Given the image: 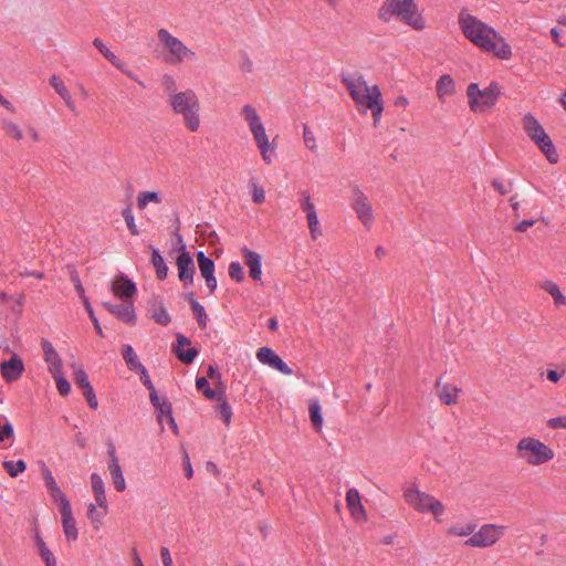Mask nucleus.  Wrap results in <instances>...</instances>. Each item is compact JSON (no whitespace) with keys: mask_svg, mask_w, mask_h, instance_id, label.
Listing matches in <instances>:
<instances>
[{"mask_svg":"<svg viewBox=\"0 0 566 566\" xmlns=\"http://www.w3.org/2000/svg\"><path fill=\"white\" fill-rule=\"evenodd\" d=\"M461 29L465 38L495 56L507 60L512 55L510 44L491 27L471 14H460Z\"/></svg>","mask_w":566,"mask_h":566,"instance_id":"1","label":"nucleus"},{"mask_svg":"<svg viewBox=\"0 0 566 566\" xmlns=\"http://www.w3.org/2000/svg\"><path fill=\"white\" fill-rule=\"evenodd\" d=\"M168 104L175 114L182 116L185 126L190 132L200 127V102L192 90H186L168 97Z\"/></svg>","mask_w":566,"mask_h":566,"instance_id":"2","label":"nucleus"},{"mask_svg":"<svg viewBox=\"0 0 566 566\" xmlns=\"http://www.w3.org/2000/svg\"><path fill=\"white\" fill-rule=\"evenodd\" d=\"M516 454L531 465H542L555 455L551 447L532 437L522 438L517 442Z\"/></svg>","mask_w":566,"mask_h":566,"instance_id":"3","label":"nucleus"},{"mask_svg":"<svg viewBox=\"0 0 566 566\" xmlns=\"http://www.w3.org/2000/svg\"><path fill=\"white\" fill-rule=\"evenodd\" d=\"M523 128L531 140H533L546 156L549 163L555 164L558 161V154L551 137L545 133L543 126L532 114L528 113L523 117Z\"/></svg>","mask_w":566,"mask_h":566,"instance_id":"4","label":"nucleus"},{"mask_svg":"<svg viewBox=\"0 0 566 566\" xmlns=\"http://www.w3.org/2000/svg\"><path fill=\"white\" fill-rule=\"evenodd\" d=\"M467 94L469 104L474 113H484L492 108L500 96L499 86L495 82L483 90L476 83H471L468 86Z\"/></svg>","mask_w":566,"mask_h":566,"instance_id":"5","label":"nucleus"},{"mask_svg":"<svg viewBox=\"0 0 566 566\" xmlns=\"http://www.w3.org/2000/svg\"><path fill=\"white\" fill-rule=\"evenodd\" d=\"M403 497L409 505L420 513L431 512L436 518L444 513L442 502L436 500L428 493L419 491L417 486L405 489Z\"/></svg>","mask_w":566,"mask_h":566,"instance_id":"6","label":"nucleus"},{"mask_svg":"<svg viewBox=\"0 0 566 566\" xmlns=\"http://www.w3.org/2000/svg\"><path fill=\"white\" fill-rule=\"evenodd\" d=\"M342 83L346 86L350 97L357 106H366L374 98V90L377 85L368 86L361 74L350 76L342 74Z\"/></svg>","mask_w":566,"mask_h":566,"instance_id":"7","label":"nucleus"},{"mask_svg":"<svg viewBox=\"0 0 566 566\" xmlns=\"http://www.w3.org/2000/svg\"><path fill=\"white\" fill-rule=\"evenodd\" d=\"M159 42L168 50L171 57L170 63H180L185 59L193 61L196 53L187 48L178 38L174 36L168 30L159 29L157 31Z\"/></svg>","mask_w":566,"mask_h":566,"instance_id":"8","label":"nucleus"},{"mask_svg":"<svg viewBox=\"0 0 566 566\" xmlns=\"http://www.w3.org/2000/svg\"><path fill=\"white\" fill-rule=\"evenodd\" d=\"M352 190V208L365 228L370 229L374 222L371 203L358 186L354 185Z\"/></svg>","mask_w":566,"mask_h":566,"instance_id":"9","label":"nucleus"},{"mask_svg":"<svg viewBox=\"0 0 566 566\" xmlns=\"http://www.w3.org/2000/svg\"><path fill=\"white\" fill-rule=\"evenodd\" d=\"M397 18L415 30H422L424 21L413 0H397Z\"/></svg>","mask_w":566,"mask_h":566,"instance_id":"10","label":"nucleus"},{"mask_svg":"<svg viewBox=\"0 0 566 566\" xmlns=\"http://www.w3.org/2000/svg\"><path fill=\"white\" fill-rule=\"evenodd\" d=\"M503 526L493 524L483 525L476 533L465 541L467 546L489 547L495 544L502 535Z\"/></svg>","mask_w":566,"mask_h":566,"instance_id":"11","label":"nucleus"},{"mask_svg":"<svg viewBox=\"0 0 566 566\" xmlns=\"http://www.w3.org/2000/svg\"><path fill=\"white\" fill-rule=\"evenodd\" d=\"M176 265L178 269V277L185 285H191L193 283V275L196 268L190 253L186 250V247L181 245V252L177 256Z\"/></svg>","mask_w":566,"mask_h":566,"instance_id":"12","label":"nucleus"},{"mask_svg":"<svg viewBox=\"0 0 566 566\" xmlns=\"http://www.w3.org/2000/svg\"><path fill=\"white\" fill-rule=\"evenodd\" d=\"M74 373H73V380L75 385L82 389L84 397L87 400V403L90 408L97 409L98 402L97 398L95 396L94 389L88 380V376L86 371L78 366L73 365Z\"/></svg>","mask_w":566,"mask_h":566,"instance_id":"13","label":"nucleus"},{"mask_svg":"<svg viewBox=\"0 0 566 566\" xmlns=\"http://www.w3.org/2000/svg\"><path fill=\"white\" fill-rule=\"evenodd\" d=\"M256 358L263 365H268L283 375H292L293 370L285 361L270 347H260L256 352Z\"/></svg>","mask_w":566,"mask_h":566,"instance_id":"14","label":"nucleus"},{"mask_svg":"<svg viewBox=\"0 0 566 566\" xmlns=\"http://www.w3.org/2000/svg\"><path fill=\"white\" fill-rule=\"evenodd\" d=\"M103 306L112 314H114L119 321L129 325L136 324L135 306L132 301H124L122 304H112L104 302Z\"/></svg>","mask_w":566,"mask_h":566,"instance_id":"15","label":"nucleus"},{"mask_svg":"<svg viewBox=\"0 0 566 566\" xmlns=\"http://www.w3.org/2000/svg\"><path fill=\"white\" fill-rule=\"evenodd\" d=\"M111 290L116 297L127 301L136 294V284L129 280L125 274L120 273L111 283Z\"/></svg>","mask_w":566,"mask_h":566,"instance_id":"16","label":"nucleus"},{"mask_svg":"<svg viewBox=\"0 0 566 566\" xmlns=\"http://www.w3.org/2000/svg\"><path fill=\"white\" fill-rule=\"evenodd\" d=\"M177 345L174 349L178 359L187 365L191 364L195 358L198 356V349L195 347H189L187 350L184 348L185 346H190L191 342L185 335L178 333L176 335Z\"/></svg>","mask_w":566,"mask_h":566,"instance_id":"17","label":"nucleus"},{"mask_svg":"<svg viewBox=\"0 0 566 566\" xmlns=\"http://www.w3.org/2000/svg\"><path fill=\"white\" fill-rule=\"evenodd\" d=\"M23 370H24L23 361L17 355H13L9 360H4L1 363L2 377L7 381L11 382V381L17 380L21 376Z\"/></svg>","mask_w":566,"mask_h":566,"instance_id":"18","label":"nucleus"},{"mask_svg":"<svg viewBox=\"0 0 566 566\" xmlns=\"http://www.w3.org/2000/svg\"><path fill=\"white\" fill-rule=\"evenodd\" d=\"M241 255L244 260V263L250 269V276L252 280L260 281L262 276L261 255L247 247L241 249Z\"/></svg>","mask_w":566,"mask_h":566,"instance_id":"19","label":"nucleus"},{"mask_svg":"<svg viewBox=\"0 0 566 566\" xmlns=\"http://www.w3.org/2000/svg\"><path fill=\"white\" fill-rule=\"evenodd\" d=\"M250 132L261 151L263 160L270 164L272 161L271 155L273 153V149H270L269 138L265 133L264 125H260Z\"/></svg>","mask_w":566,"mask_h":566,"instance_id":"20","label":"nucleus"},{"mask_svg":"<svg viewBox=\"0 0 566 566\" xmlns=\"http://www.w3.org/2000/svg\"><path fill=\"white\" fill-rule=\"evenodd\" d=\"M151 318L159 325L167 326L171 322V317L167 312L160 297L155 296L149 304Z\"/></svg>","mask_w":566,"mask_h":566,"instance_id":"21","label":"nucleus"},{"mask_svg":"<svg viewBox=\"0 0 566 566\" xmlns=\"http://www.w3.org/2000/svg\"><path fill=\"white\" fill-rule=\"evenodd\" d=\"M347 506L356 521L366 520V513L360 501L359 492L356 489H349L346 494Z\"/></svg>","mask_w":566,"mask_h":566,"instance_id":"22","label":"nucleus"},{"mask_svg":"<svg viewBox=\"0 0 566 566\" xmlns=\"http://www.w3.org/2000/svg\"><path fill=\"white\" fill-rule=\"evenodd\" d=\"M150 402L154 406V408L157 411V420L159 422L163 421V418L166 416H170V412L172 411V405L168 400L166 396L163 398H159L157 395V391H153L149 394Z\"/></svg>","mask_w":566,"mask_h":566,"instance_id":"23","label":"nucleus"},{"mask_svg":"<svg viewBox=\"0 0 566 566\" xmlns=\"http://www.w3.org/2000/svg\"><path fill=\"white\" fill-rule=\"evenodd\" d=\"M34 545L38 555L44 562L45 566H56V558L36 530L34 534Z\"/></svg>","mask_w":566,"mask_h":566,"instance_id":"24","label":"nucleus"},{"mask_svg":"<svg viewBox=\"0 0 566 566\" xmlns=\"http://www.w3.org/2000/svg\"><path fill=\"white\" fill-rule=\"evenodd\" d=\"M437 388V395L444 405L451 406L458 402V392L460 391L458 387L451 386L449 384L442 385L441 381L438 380Z\"/></svg>","mask_w":566,"mask_h":566,"instance_id":"25","label":"nucleus"},{"mask_svg":"<svg viewBox=\"0 0 566 566\" xmlns=\"http://www.w3.org/2000/svg\"><path fill=\"white\" fill-rule=\"evenodd\" d=\"M62 516V526L67 541H76L78 536L76 522L73 517L72 507L60 512Z\"/></svg>","mask_w":566,"mask_h":566,"instance_id":"26","label":"nucleus"},{"mask_svg":"<svg viewBox=\"0 0 566 566\" xmlns=\"http://www.w3.org/2000/svg\"><path fill=\"white\" fill-rule=\"evenodd\" d=\"M50 84L55 90V92L61 96V98L65 102L66 106L75 112V104L70 95L69 90L64 85L63 81L60 80L56 75H52L50 77Z\"/></svg>","mask_w":566,"mask_h":566,"instance_id":"27","label":"nucleus"},{"mask_svg":"<svg viewBox=\"0 0 566 566\" xmlns=\"http://www.w3.org/2000/svg\"><path fill=\"white\" fill-rule=\"evenodd\" d=\"M149 249L151 250V264L156 270V276L158 280L163 281L168 275V266L160 254L159 250L149 245Z\"/></svg>","mask_w":566,"mask_h":566,"instance_id":"28","label":"nucleus"},{"mask_svg":"<svg viewBox=\"0 0 566 566\" xmlns=\"http://www.w3.org/2000/svg\"><path fill=\"white\" fill-rule=\"evenodd\" d=\"M217 400L218 405L216 407V410L218 412V416L223 420L226 426L229 427L232 417V409L227 401L226 392L223 389L221 391H218Z\"/></svg>","mask_w":566,"mask_h":566,"instance_id":"29","label":"nucleus"},{"mask_svg":"<svg viewBox=\"0 0 566 566\" xmlns=\"http://www.w3.org/2000/svg\"><path fill=\"white\" fill-rule=\"evenodd\" d=\"M455 91V84L453 78L449 74H443L437 82V93L441 101H444V96L452 95Z\"/></svg>","mask_w":566,"mask_h":566,"instance_id":"30","label":"nucleus"},{"mask_svg":"<svg viewBox=\"0 0 566 566\" xmlns=\"http://www.w3.org/2000/svg\"><path fill=\"white\" fill-rule=\"evenodd\" d=\"M108 470L114 488L116 491L123 492L126 489V483L119 463H116L115 461H113V463H108Z\"/></svg>","mask_w":566,"mask_h":566,"instance_id":"31","label":"nucleus"},{"mask_svg":"<svg viewBox=\"0 0 566 566\" xmlns=\"http://www.w3.org/2000/svg\"><path fill=\"white\" fill-rule=\"evenodd\" d=\"M122 355L129 370L137 371L139 368H143V364L138 360V357L130 345L123 346Z\"/></svg>","mask_w":566,"mask_h":566,"instance_id":"32","label":"nucleus"},{"mask_svg":"<svg viewBox=\"0 0 566 566\" xmlns=\"http://www.w3.org/2000/svg\"><path fill=\"white\" fill-rule=\"evenodd\" d=\"M241 114L247 122L250 130L254 129L255 127L263 125L261 122L260 116L258 115L256 108L250 104H247L242 107Z\"/></svg>","mask_w":566,"mask_h":566,"instance_id":"33","label":"nucleus"},{"mask_svg":"<svg viewBox=\"0 0 566 566\" xmlns=\"http://www.w3.org/2000/svg\"><path fill=\"white\" fill-rule=\"evenodd\" d=\"M371 111L375 125L378 123L381 113L384 111V104L381 101V92L379 88L374 90V98L366 106Z\"/></svg>","mask_w":566,"mask_h":566,"instance_id":"34","label":"nucleus"},{"mask_svg":"<svg viewBox=\"0 0 566 566\" xmlns=\"http://www.w3.org/2000/svg\"><path fill=\"white\" fill-rule=\"evenodd\" d=\"M197 261L202 277L214 275V262L202 251L197 253Z\"/></svg>","mask_w":566,"mask_h":566,"instance_id":"35","label":"nucleus"},{"mask_svg":"<svg viewBox=\"0 0 566 566\" xmlns=\"http://www.w3.org/2000/svg\"><path fill=\"white\" fill-rule=\"evenodd\" d=\"M542 289L545 290L549 295H552L556 305L566 304V296L562 293L560 289L555 282L545 281L542 284Z\"/></svg>","mask_w":566,"mask_h":566,"instance_id":"36","label":"nucleus"},{"mask_svg":"<svg viewBox=\"0 0 566 566\" xmlns=\"http://www.w3.org/2000/svg\"><path fill=\"white\" fill-rule=\"evenodd\" d=\"M93 45L101 52V54L109 61L117 69H122V63L118 61L117 56L108 50V48L103 43V41L98 38L93 40Z\"/></svg>","mask_w":566,"mask_h":566,"instance_id":"37","label":"nucleus"},{"mask_svg":"<svg viewBox=\"0 0 566 566\" xmlns=\"http://www.w3.org/2000/svg\"><path fill=\"white\" fill-rule=\"evenodd\" d=\"M397 0H386L378 11V18L389 22L394 15L397 17Z\"/></svg>","mask_w":566,"mask_h":566,"instance_id":"38","label":"nucleus"},{"mask_svg":"<svg viewBox=\"0 0 566 566\" xmlns=\"http://www.w3.org/2000/svg\"><path fill=\"white\" fill-rule=\"evenodd\" d=\"M148 202L160 203L161 198L156 191H142L137 196V207L139 210H144Z\"/></svg>","mask_w":566,"mask_h":566,"instance_id":"39","label":"nucleus"},{"mask_svg":"<svg viewBox=\"0 0 566 566\" xmlns=\"http://www.w3.org/2000/svg\"><path fill=\"white\" fill-rule=\"evenodd\" d=\"M2 467L11 478H17L20 473L25 471L27 463L23 460H6L3 461Z\"/></svg>","mask_w":566,"mask_h":566,"instance_id":"40","label":"nucleus"},{"mask_svg":"<svg viewBox=\"0 0 566 566\" xmlns=\"http://www.w3.org/2000/svg\"><path fill=\"white\" fill-rule=\"evenodd\" d=\"M196 387L209 400L217 398L218 391H221L223 389L222 386L220 389L217 390L211 389L207 377H198L196 380Z\"/></svg>","mask_w":566,"mask_h":566,"instance_id":"41","label":"nucleus"},{"mask_svg":"<svg viewBox=\"0 0 566 566\" xmlns=\"http://www.w3.org/2000/svg\"><path fill=\"white\" fill-rule=\"evenodd\" d=\"M49 492L53 501L59 504L60 512L71 509V503L69 499L66 497L65 493L60 489L59 485L49 490Z\"/></svg>","mask_w":566,"mask_h":566,"instance_id":"42","label":"nucleus"},{"mask_svg":"<svg viewBox=\"0 0 566 566\" xmlns=\"http://www.w3.org/2000/svg\"><path fill=\"white\" fill-rule=\"evenodd\" d=\"M310 418L314 429L316 431H321L323 426V417L321 406L316 401L310 405Z\"/></svg>","mask_w":566,"mask_h":566,"instance_id":"43","label":"nucleus"},{"mask_svg":"<svg viewBox=\"0 0 566 566\" xmlns=\"http://www.w3.org/2000/svg\"><path fill=\"white\" fill-rule=\"evenodd\" d=\"M41 346L44 353V359L49 364L61 361L57 352L54 349L53 345L45 338L41 340Z\"/></svg>","mask_w":566,"mask_h":566,"instance_id":"44","label":"nucleus"},{"mask_svg":"<svg viewBox=\"0 0 566 566\" xmlns=\"http://www.w3.org/2000/svg\"><path fill=\"white\" fill-rule=\"evenodd\" d=\"M475 528H476V524H474V523H470L467 525L455 524L449 528V534L454 535V536L464 537V536L471 535L475 531Z\"/></svg>","mask_w":566,"mask_h":566,"instance_id":"45","label":"nucleus"},{"mask_svg":"<svg viewBox=\"0 0 566 566\" xmlns=\"http://www.w3.org/2000/svg\"><path fill=\"white\" fill-rule=\"evenodd\" d=\"M107 511L102 510L97 511L96 505L94 503H90L87 516L94 525L95 530L99 528V524L102 523L103 517L106 515Z\"/></svg>","mask_w":566,"mask_h":566,"instance_id":"46","label":"nucleus"},{"mask_svg":"<svg viewBox=\"0 0 566 566\" xmlns=\"http://www.w3.org/2000/svg\"><path fill=\"white\" fill-rule=\"evenodd\" d=\"M14 436L12 424L4 418L0 417V442L12 440Z\"/></svg>","mask_w":566,"mask_h":566,"instance_id":"47","label":"nucleus"},{"mask_svg":"<svg viewBox=\"0 0 566 566\" xmlns=\"http://www.w3.org/2000/svg\"><path fill=\"white\" fill-rule=\"evenodd\" d=\"M122 216L126 222V226L129 230V232L133 234V235H138L139 234V231L136 227V223H135V218H134V214H133V211H132V208L130 206H127L123 212H122Z\"/></svg>","mask_w":566,"mask_h":566,"instance_id":"48","label":"nucleus"},{"mask_svg":"<svg viewBox=\"0 0 566 566\" xmlns=\"http://www.w3.org/2000/svg\"><path fill=\"white\" fill-rule=\"evenodd\" d=\"M229 275L230 277L238 282V283H241L244 281V271H243V268L241 266V264L239 262H231L230 265H229Z\"/></svg>","mask_w":566,"mask_h":566,"instance_id":"49","label":"nucleus"},{"mask_svg":"<svg viewBox=\"0 0 566 566\" xmlns=\"http://www.w3.org/2000/svg\"><path fill=\"white\" fill-rule=\"evenodd\" d=\"M191 310L193 312V315L197 319L198 325L201 328H206L208 316L206 314L205 307L200 303H196V304H193V307H191Z\"/></svg>","mask_w":566,"mask_h":566,"instance_id":"50","label":"nucleus"},{"mask_svg":"<svg viewBox=\"0 0 566 566\" xmlns=\"http://www.w3.org/2000/svg\"><path fill=\"white\" fill-rule=\"evenodd\" d=\"M303 139L306 148L312 151H315L317 148L316 138L313 132L310 129L308 125H303Z\"/></svg>","mask_w":566,"mask_h":566,"instance_id":"51","label":"nucleus"},{"mask_svg":"<svg viewBox=\"0 0 566 566\" xmlns=\"http://www.w3.org/2000/svg\"><path fill=\"white\" fill-rule=\"evenodd\" d=\"M306 218H307L311 237L313 240H315V239H317L318 235L322 234L321 230L318 229L319 222H318L317 213H313V214L307 213Z\"/></svg>","mask_w":566,"mask_h":566,"instance_id":"52","label":"nucleus"},{"mask_svg":"<svg viewBox=\"0 0 566 566\" xmlns=\"http://www.w3.org/2000/svg\"><path fill=\"white\" fill-rule=\"evenodd\" d=\"M302 195V201H301V208L307 213H316V209L314 203L312 202L311 196L308 191L303 190L301 192Z\"/></svg>","mask_w":566,"mask_h":566,"instance_id":"53","label":"nucleus"},{"mask_svg":"<svg viewBox=\"0 0 566 566\" xmlns=\"http://www.w3.org/2000/svg\"><path fill=\"white\" fill-rule=\"evenodd\" d=\"M84 307H85V310H86V312H87V314H88V316H90V318H91V321H92V323L94 325V328H95L96 333L101 337H104V334H103L102 327L99 325V322H98V319H97V317H96V315H95V313L93 311V307H92V305H91L88 300H85Z\"/></svg>","mask_w":566,"mask_h":566,"instance_id":"54","label":"nucleus"},{"mask_svg":"<svg viewBox=\"0 0 566 566\" xmlns=\"http://www.w3.org/2000/svg\"><path fill=\"white\" fill-rule=\"evenodd\" d=\"M163 86L165 91L169 94V96L179 93L177 92V84L175 78L169 74H165L163 76Z\"/></svg>","mask_w":566,"mask_h":566,"instance_id":"55","label":"nucleus"},{"mask_svg":"<svg viewBox=\"0 0 566 566\" xmlns=\"http://www.w3.org/2000/svg\"><path fill=\"white\" fill-rule=\"evenodd\" d=\"M56 382V388L61 396H67L71 391V385L69 380L64 376H59L54 379Z\"/></svg>","mask_w":566,"mask_h":566,"instance_id":"56","label":"nucleus"},{"mask_svg":"<svg viewBox=\"0 0 566 566\" xmlns=\"http://www.w3.org/2000/svg\"><path fill=\"white\" fill-rule=\"evenodd\" d=\"M492 187L500 193V195H506L512 191L513 189V182L510 181L507 185H504L499 179H493L491 181Z\"/></svg>","mask_w":566,"mask_h":566,"instance_id":"57","label":"nucleus"},{"mask_svg":"<svg viewBox=\"0 0 566 566\" xmlns=\"http://www.w3.org/2000/svg\"><path fill=\"white\" fill-rule=\"evenodd\" d=\"M136 373H139L140 381L149 390V394L156 390L148 375V371L144 365L143 368H139Z\"/></svg>","mask_w":566,"mask_h":566,"instance_id":"58","label":"nucleus"},{"mask_svg":"<svg viewBox=\"0 0 566 566\" xmlns=\"http://www.w3.org/2000/svg\"><path fill=\"white\" fill-rule=\"evenodd\" d=\"M3 127L7 132V134L10 135L11 137H13L14 139H17V140L22 139V137H23L22 132L17 124L11 123V122L4 123Z\"/></svg>","mask_w":566,"mask_h":566,"instance_id":"59","label":"nucleus"},{"mask_svg":"<svg viewBox=\"0 0 566 566\" xmlns=\"http://www.w3.org/2000/svg\"><path fill=\"white\" fill-rule=\"evenodd\" d=\"M91 483L93 493L105 492V484L99 474L92 473Z\"/></svg>","mask_w":566,"mask_h":566,"instance_id":"60","label":"nucleus"},{"mask_svg":"<svg viewBox=\"0 0 566 566\" xmlns=\"http://www.w3.org/2000/svg\"><path fill=\"white\" fill-rule=\"evenodd\" d=\"M42 473H43V479H44L45 486L48 488V490H51L57 485L52 475V472L50 471V469L46 465L43 467Z\"/></svg>","mask_w":566,"mask_h":566,"instance_id":"61","label":"nucleus"},{"mask_svg":"<svg viewBox=\"0 0 566 566\" xmlns=\"http://www.w3.org/2000/svg\"><path fill=\"white\" fill-rule=\"evenodd\" d=\"M547 426L551 429H559V428L566 429V416L548 419Z\"/></svg>","mask_w":566,"mask_h":566,"instance_id":"62","label":"nucleus"},{"mask_svg":"<svg viewBox=\"0 0 566 566\" xmlns=\"http://www.w3.org/2000/svg\"><path fill=\"white\" fill-rule=\"evenodd\" d=\"M252 199L256 203H261L265 199V193L262 187H259L256 184H253V193Z\"/></svg>","mask_w":566,"mask_h":566,"instance_id":"63","label":"nucleus"},{"mask_svg":"<svg viewBox=\"0 0 566 566\" xmlns=\"http://www.w3.org/2000/svg\"><path fill=\"white\" fill-rule=\"evenodd\" d=\"M160 558H161L164 566H172V558L170 555V551L165 546H163L160 548Z\"/></svg>","mask_w":566,"mask_h":566,"instance_id":"64","label":"nucleus"}]
</instances>
